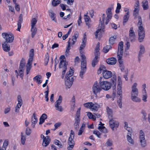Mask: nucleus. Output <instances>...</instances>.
Segmentation results:
<instances>
[{
	"label": "nucleus",
	"instance_id": "1",
	"mask_svg": "<svg viewBox=\"0 0 150 150\" xmlns=\"http://www.w3.org/2000/svg\"><path fill=\"white\" fill-rule=\"evenodd\" d=\"M82 61L81 64V70L79 73V76L81 79L83 78V75L86 70V56L84 54L81 56Z\"/></svg>",
	"mask_w": 150,
	"mask_h": 150
},
{
	"label": "nucleus",
	"instance_id": "2",
	"mask_svg": "<svg viewBox=\"0 0 150 150\" xmlns=\"http://www.w3.org/2000/svg\"><path fill=\"white\" fill-rule=\"evenodd\" d=\"M34 56V50L31 49L30 51L29 58L25 66L26 75L28 74L32 67V62Z\"/></svg>",
	"mask_w": 150,
	"mask_h": 150
},
{
	"label": "nucleus",
	"instance_id": "3",
	"mask_svg": "<svg viewBox=\"0 0 150 150\" xmlns=\"http://www.w3.org/2000/svg\"><path fill=\"white\" fill-rule=\"evenodd\" d=\"M100 43L98 42L95 49V57L93 59L91 62V64L93 67H94L98 62V59L100 55L99 52Z\"/></svg>",
	"mask_w": 150,
	"mask_h": 150
},
{
	"label": "nucleus",
	"instance_id": "4",
	"mask_svg": "<svg viewBox=\"0 0 150 150\" xmlns=\"http://www.w3.org/2000/svg\"><path fill=\"white\" fill-rule=\"evenodd\" d=\"M105 17V14H103L102 15V21H101L100 19V23L98 25V28H99L96 31L95 33V37L96 38H98V34L100 30H101L103 32L104 31V29L105 28L104 23Z\"/></svg>",
	"mask_w": 150,
	"mask_h": 150
},
{
	"label": "nucleus",
	"instance_id": "5",
	"mask_svg": "<svg viewBox=\"0 0 150 150\" xmlns=\"http://www.w3.org/2000/svg\"><path fill=\"white\" fill-rule=\"evenodd\" d=\"M138 32L139 41V42H142L143 41L145 36V30L143 26H139Z\"/></svg>",
	"mask_w": 150,
	"mask_h": 150
},
{
	"label": "nucleus",
	"instance_id": "6",
	"mask_svg": "<svg viewBox=\"0 0 150 150\" xmlns=\"http://www.w3.org/2000/svg\"><path fill=\"white\" fill-rule=\"evenodd\" d=\"M2 35L3 38L5 39V42H11L13 41L14 36L12 34L4 33H2Z\"/></svg>",
	"mask_w": 150,
	"mask_h": 150
},
{
	"label": "nucleus",
	"instance_id": "7",
	"mask_svg": "<svg viewBox=\"0 0 150 150\" xmlns=\"http://www.w3.org/2000/svg\"><path fill=\"white\" fill-rule=\"evenodd\" d=\"M62 97L59 96L58 99L55 103V107L56 110L60 112H62L63 111L62 107L60 105L62 102Z\"/></svg>",
	"mask_w": 150,
	"mask_h": 150
},
{
	"label": "nucleus",
	"instance_id": "8",
	"mask_svg": "<svg viewBox=\"0 0 150 150\" xmlns=\"http://www.w3.org/2000/svg\"><path fill=\"white\" fill-rule=\"evenodd\" d=\"M100 86L102 89L107 91L111 88V84L110 83L107 81H102L100 83Z\"/></svg>",
	"mask_w": 150,
	"mask_h": 150
},
{
	"label": "nucleus",
	"instance_id": "9",
	"mask_svg": "<svg viewBox=\"0 0 150 150\" xmlns=\"http://www.w3.org/2000/svg\"><path fill=\"white\" fill-rule=\"evenodd\" d=\"M109 124L110 127L112 130H114V127H118L119 125V123L118 122L116 121L112 118L110 119Z\"/></svg>",
	"mask_w": 150,
	"mask_h": 150
},
{
	"label": "nucleus",
	"instance_id": "10",
	"mask_svg": "<svg viewBox=\"0 0 150 150\" xmlns=\"http://www.w3.org/2000/svg\"><path fill=\"white\" fill-rule=\"evenodd\" d=\"M122 91H117V94L118 100L117 103L120 108L122 107Z\"/></svg>",
	"mask_w": 150,
	"mask_h": 150
},
{
	"label": "nucleus",
	"instance_id": "11",
	"mask_svg": "<svg viewBox=\"0 0 150 150\" xmlns=\"http://www.w3.org/2000/svg\"><path fill=\"white\" fill-rule=\"evenodd\" d=\"M137 84L136 83H134L132 87V91L131 96H138V90L136 88Z\"/></svg>",
	"mask_w": 150,
	"mask_h": 150
},
{
	"label": "nucleus",
	"instance_id": "12",
	"mask_svg": "<svg viewBox=\"0 0 150 150\" xmlns=\"http://www.w3.org/2000/svg\"><path fill=\"white\" fill-rule=\"evenodd\" d=\"M74 139V136H72V138H71V136H69L68 142L69 146L67 148V149L69 150L72 149L74 146V142L73 140Z\"/></svg>",
	"mask_w": 150,
	"mask_h": 150
},
{
	"label": "nucleus",
	"instance_id": "13",
	"mask_svg": "<svg viewBox=\"0 0 150 150\" xmlns=\"http://www.w3.org/2000/svg\"><path fill=\"white\" fill-rule=\"evenodd\" d=\"M140 51L139 52L138 56V61L139 62L141 61V58L142 56V55L144 53L145 48L144 46L142 45H140L139 46Z\"/></svg>",
	"mask_w": 150,
	"mask_h": 150
},
{
	"label": "nucleus",
	"instance_id": "14",
	"mask_svg": "<svg viewBox=\"0 0 150 150\" xmlns=\"http://www.w3.org/2000/svg\"><path fill=\"white\" fill-rule=\"evenodd\" d=\"M103 77L107 79L111 77L112 76V72L106 70H103Z\"/></svg>",
	"mask_w": 150,
	"mask_h": 150
},
{
	"label": "nucleus",
	"instance_id": "15",
	"mask_svg": "<svg viewBox=\"0 0 150 150\" xmlns=\"http://www.w3.org/2000/svg\"><path fill=\"white\" fill-rule=\"evenodd\" d=\"M86 35L85 34H84V35L82 39V41L81 43V44L79 48L80 52L81 54V50L83 49L86 46Z\"/></svg>",
	"mask_w": 150,
	"mask_h": 150
},
{
	"label": "nucleus",
	"instance_id": "16",
	"mask_svg": "<svg viewBox=\"0 0 150 150\" xmlns=\"http://www.w3.org/2000/svg\"><path fill=\"white\" fill-rule=\"evenodd\" d=\"M102 88L99 85L93 86L92 87V91L93 93L97 95L98 93H99L102 90Z\"/></svg>",
	"mask_w": 150,
	"mask_h": 150
},
{
	"label": "nucleus",
	"instance_id": "17",
	"mask_svg": "<svg viewBox=\"0 0 150 150\" xmlns=\"http://www.w3.org/2000/svg\"><path fill=\"white\" fill-rule=\"evenodd\" d=\"M116 59L115 57H110L106 60L107 63L109 64H115L116 62Z\"/></svg>",
	"mask_w": 150,
	"mask_h": 150
},
{
	"label": "nucleus",
	"instance_id": "18",
	"mask_svg": "<svg viewBox=\"0 0 150 150\" xmlns=\"http://www.w3.org/2000/svg\"><path fill=\"white\" fill-rule=\"evenodd\" d=\"M23 21V15L20 14L18 18V28L17 30L20 31V29L21 28V23Z\"/></svg>",
	"mask_w": 150,
	"mask_h": 150
},
{
	"label": "nucleus",
	"instance_id": "19",
	"mask_svg": "<svg viewBox=\"0 0 150 150\" xmlns=\"http://www.w3.org/2000/svg\"><path fill=\"white\" fill-rule=\"evenodd\" d=\"M50 142V139L49 137L47 136L43 139L42 145L45 147L48 145Z\"/></svg>",
	"mask_w": 150,
	"mask_h": 150
},
{
	"label": "nucleus",
	"instance_id": "20",
	"mask_svg": "<svg viewBox=\"0 0 150 150\" xmlns=\"http://www.w3.org/2000/svg\"><path fill=\"white\" fill-rule=\"evenodd\" d=\"M25 62V59L23 58H22L21 59L20 62L19 66V70L20 71H22L23 72L24 71V70H23V69L24 68Z\"/></svg>",
	"mask_w": 150,
	"mask_h": 150
},
{
	"label": "nucleus",
	"instance_id": "21",
	"mask_svg": "<svg viewBox=\"0 0 150 150\" xmlns=\"http://www.w3.org/2000/svg\"><path fill=\"white\" fill-rule=\"evenodd\" d=\"M8 43V42L5 41L2 44L3 49L4 51L6 52H8L10 50V46L7 44Z\"/></svg>",
	"mask_w": 150,
	"mask_h": 150
},
{
	"label": "nucleus",
	"instance_id": "22",
	"mask_svg": "<svg viewBox=\"0 0 150 150\" xmlns=\"http://www.w3.org/2000/svg\"><path fill=\"white\" fill-rule=\"evenodd\" d=\"M65 85L66 88H70L71 86L72 83L71 82L70 78H65Z\"/></svg>",
	"mask_w": 150,
	"mask_h": 150
},
{
	"label": "nucleus",
	"instance_id": "23",
	"mask_svg": "<svg viewBox=\"0 0 150 150\" xmlns=\"http://www.w3.org/2000/svg\"><path fill=\"white\" fill-rule=\"evenodd\" d=\"M140 142L142 146L143 147H145L146 145V141L145 139V135L139 136Z\"/></svg>",
	"mask_w": 150,
	"mask_h": 150
},
{
	"label": "nucleus",
	"instance_id": "24",
	"mask_svg": "<svg viewBox=\"0 0 150 150\" xmlns=\"http://www.w3.org/2000/svg\"><path fill=\"white\" fill-rule=\"evenodd\" d=\"M106 109L109 119H111L113 115V112L112 109L110 108L108 106L106 107Z\"/></svg>",
	"mask_w": 150,
	"mask_h": 150
},
{
	"label": "nucleus",
	"instance_id": "25",
	"mask_svg": "<svg viewBox=\"0 0 150 150\" xmlns=\"http://www.w3.org/2000/svg\"><path fill=\"white\" fill-rule=\"evenodd\" d=\"M47 116L45 113L42 114L40 118L39 124L40 125L42 124L45 122V120L47 119Z\"/></svg>",
	"mask_w": 150,
	"mask_h": 150
},
{
	"label": "nucleus",
	"instance_id": "26",
	"mask_svg": "<svg viewBox=\"0 0 150 150\" xmlns=\"http://www.w3.org/2000/svg\"><path fill=\"white\" fill-rule=\"evenodd\" d=\"M112 9V7H109L107 9L106 11L107 18H110V19H111L112 17L111 10Z\"/></svg>",
	"mask_w": 150,
	"mask_h": 150
},
{
	"label": "nucleus",
	"instance_id": "27",
	"mask_svg": "<svg viewBox=\"0 0 150 150\" xmlns=\"http://www.w3.org/2000/svg\"><path fill=\"white\" fill-rule=\"evenodd\" d=\"M142 6L143 9L146 10L148 9V1L147 0H144L142 2Z\"/></svg>",
	"mask_w": 150,
	"mask_h": 150
},
{
	"label": "nucleus",
	"instance_id": "28",
	"mask_svg": "<svg viewBox=\"0 0 150 150\" xmlns=\"http://www.w3.org/2000/svg\"><path fill=\"white\" fill-rule=\"evenodd\" d=\"M122 83L120 76L118 77V85L117 86V91H122Z\"/></svg>",
	"mask_w": 150,
	"mask_h": 150
},
{
	"label": "nucleus",
	"instance_id": "29",
	"mask_svg": "<svg viewBox=\"0 0 150 150\" xmlns=\"http://www.w3.org/2000/svg\"><path fill=\"white\" fill-rule=\"evenodd\" d=\"M42 76L40 75H38L33 78V80L34 81H37L38 83L39 84H40L42 82V81L40 80L41 79Z\"/></svg>",
	"mask_w": 150,
	"mask_h": 150
},
{
	"label": "nucleus",
	"instance_id": "30",
	"mask_svg": "<svg viewBox=\"0 0 150 150\" xmlns=\"http://www.w3.org/2000/svg\"><path fill=\"white\" fill-rule=\"evenodd\" d=\"M37 31V29L35 26L32 27H31V36L32 38H34L35 35L36 34Z\"/></svg>",
	"mask_w": 150,
	"mask_h": 150
},
{
	"label": "nucleus",
	"instance_id": "31",
	"mask_svg": "<svg viewBox=\"0 0 150 150\" xmlns=\"http://www.w3.org/2000/svg\"><path fill=\"white\" fill-rule=\"evenodd\" d=\"M129 18V15L128 13H126L123 17V25H124L125 23L127 22Z\"/></svg>",
	"mask_w": 150,
	"mask_h": 150
},
{
	"label": "nucleus",
	"instance_id": "32",
	"mask_svg": "<svg viewBox=\"0 0 150 150\" xmlns=\"http://www.w3.org/2000/svg\"><path fill=\"white\" fill-rule=\"evenodd\" d=\"M74 36H73L72 38V40L73 42L72 45H73L74 44L75 42L76 41V39L78 36V33L77 32H75L74 33Z\"/></svg>",
	"mask_w": 150,
	"mask_h": 150
},
{
	"label": "nucleus",
	"instance_id": "33",
	"mask_svg": "<svg viewBox=\"0 0 150 150\" xmlns=\"http://www.w3.org/2000/svg\"><path fill=\"white\" fill-rule=\"evenodd\" d=\"M91 106L90 107V108L95 111H97V108L99 107V106L97 104H94L92 102Z\"/></svg>",
	"mask_w": 150,
	"mask_h": 150
},
{
	"label": "nucleus",
	"instance_id": "34",
	"mask_svg": "<svg viewBox=\"0 0 150 150\" xmlns=\"http://www.w3.org/2000/svg\"><path fill=\"white\" fill-rule=\"evenodd\" d=\"M138 96H131V99L134 102H139L141 101V100L139 98L137 97Z\"/></svg>",
	"mask_w": 150,
	"mask_h": 150
},
{
	"label": "nucleus",
	"instance_id": "35",
	"mask_svg": "<svg viewBox=\"0 0 150 150\" xmlns=\"http://www.w3.org/2000/svg\"><path fill=\"white\" fill-rule=\"evenodd\" d=\"M132 134L131 133H128L127 135V141L131 144L134 143V141L131 138Z\"/></svg>",
	"mask_w": 150,
	"mask_h": 150
},
{
	"label": "nucleus",
	"instance_id": "36",
	"mask_svg": "<svg viewBox=\"0 0 150 150\" xmlns=\"http://www.w3.org/2000/svg\"><path fill=\"white\" fill-rule=\"evenodd\" d=\"M26 140V136L23 135L22 132L21 133V143L23 145L25 144Z\"/></svg>",
	"mask_w": 150,
	"mask_h": 150
},
{
	"label": "nucleus",
	"instance_id": "37",
	"mask_svg": "<svg viewBox=\"0 0 150 150\" xmlns=\"http://www.w3.org/2000/svg\"><path fill=\"white\" fill-rule=\"evenodd\" d=\"M87 14L86 15H84V19L86 25L89 26V22L90 21V18L89 16L87 15Z\"/></svg>",
	"mask_w": 150,
	"mask_h": 150
},
{
	"label": "nucleus",
	"instance_id": "38",
	"mask_svg": "<svg viewBox=\"0 0 150 150\" xmlns=\"http://www.w3.org/2000/svg\"><path fill=\"white\" fill-rule=\"evenodd\" d=\"M111 46L110 45H106L103 47V51L105 53H106L109 51L110 49L111 48Z\"/></svg>",
	"mask_w": 150,
	"mask_h": 150
},
{
	"label": "nucleus",
	"instance_id": "39",
	"mask_svg": "<svg viewBox=\"0 0 150 150\" xmlns=\"http://www.w3.org/2000/svg\"><path fill=\"white\" fill-rule=\"evenodd\" d=\"M71 42H68V44L66 50L65 52V54L66 56H67L68 55V53L69 52V50L70 49V45Z\"/></svg>",
	"mask_w": 150,
	"mask_h": 150
},
{
	"label": "nucleus",
	"instance_id": "40",
	"mask_svg": "<svg viewBox=\"0 0 150 150\" xmlns=\"http://www.w3.org/2000/svg\"><path fill=\"white\" fill-rule=\"evenodd\" d=\"M98 129L102 132L104 133H106L107 132V129L104 126H99L98 127Z\"/></svg>",
	"mask_w": 150,
	"mask_h": 150
},
{
	"label": "nucleus",
	"instance_id": "41",
	"mask_svg": "<svg viewBox=\"0 0 150 150\" xmlns=\"http://www.w3.org/2000/svg\"><path fill=\"white\" fill-rule=\"evenodd\" d=\"M112 83H113V86H112V88L113 90V94L115 95V85L116 84V80L115 79H114L112 81Z\"/></svg>",
	"mask_w": 150,
	"mask_h": 150
},
{
	"label": "nucleus",
	"instance_id": "42",
	"mask_svg": "<svg viewBox=\"0 0 150 150\" xmlns=\"http://www.w3.org/2000/svg\"><path fill=\"white\" fill-rule=\"evenodd\" d=\"M54 143L55 145H57L60 148H62V144L59 140H54Z\"/></svg>",
	"mask_w": 150,
	"mask_h": 150
},
{
	"label": "nucleus",
	"instance_id": "43",
	"mask_svg": "<svg viewBox=\"0 0 150 150\" xmlns=\"http://www.w3.org/2000/svg\"><path fill=\"white\" fill-rule=\"evenodd\" d=\"M37 118L35 117V114L34 113L32 118L31 122L32 123L35 124L37 122Z\"/></svg>",
	"mask_w": 150,
	"mask_h": 150
},
{
	"label": "nucleus",
	"instance_id": "44",
	"mask_svg": "<svg viewBox=\"0 0 150 150\" xmlns=\"http://www.w3.org/2000/svg\"><path fill=\"white\" fill-rule=\"evenodd\" d=\"M116 38V36H113L110 37L109 39V42L110 44H112Z\"/></svg>",
	"mask_w": 150,
	"mask_h": 150
},
{
	"label": "nucleus",
	"instance_id": "45",
	"mask_svg": "<svg viewBox=\"0 0 150 150\" xmlns=\"http://www.w3.org/2000/svg\"><path fill=\"white\" fill-rule=\"evenodd\" d=\"M37 21V19L35 18H33L31 21V27H33L35 26Z\"/></svg>",
	"mask_w": 150,
	"mask_h": 150
},
{
	"label": "nucleus",
	"instance_id": "46",
	"mask_svg": "<svg viewBox=\"0 0 150 150\" xmlns=\"http://www.w3.org/2000/svg\"><path fill=\"white\" fill-rule=\"evenodd\" d=\"M60 0H53L52 1V5L53 6H56L60 3Z\"/></svg>",
	"mask_w": 150,
	"mask_h": 150
},
{
	"label": "nucleus",
	"instance_id": "47",
	"mask_svg": "<svg viewBox=\"0 0 150 150\" xmlns=\"http://www.w3.org/2000/svg\"><path fill=\"white\" fill-rule=\"evenodd\" d=\"M81 108H79L78 109L76 112V114L75 118L80 119V113Z\"/></svg>",
	"mask_w": 150,
	"mask_h": 150
},
{
	"label": "nucleus",
	"instance_id": "48",
	"mask_svg": "<svg viewBox=\"0 0 150 150\" xmlns=\"http://www.w3.org/2000/svg\"><path fill=\"white\" fill-rule=\"evenodd\" d=\"M106 146H111L112 145V142L111 139H108L107 141L106 144Z\"/></svg>",
	"mask_w": 150,
	"mask_h": 150
},
{
	"label": "nucleus",
	"instance_id": "49",
	"mask_svg": "<svg viewBox=\"0 0 150 150\" xmlns=\"http://www.w3.org/2000/svg\"><path fill=\"white\" fill-rule=\"evenodd\" d=\"M49 59V55H48V53H47L45 55V65H46L47 63L48 62Z\"/></svg>",
	"mask_w": 150,
	"mask_h": 150
},
{
	"label": "nucleus",
	"instance_id": "50",
	"mask_svg": "<svg viewBox=\"0 0 150 150\" xmlns=\"http://www.w3.org/2000/svg\"><path fill=\"white\" fill-rule=\"evenodd\" d=\"M129 39L131 42H133L135 41V35H129Z\"/></svg>",
	"mask_w": 150,
	"mask_h": 150
},
{
	"label": "nucleus",
	"instance_id": "51",
	"mask_svg": "<svg viewBox=\"0 0 150 150\" xmlns=\"http://www.w3.org/2000/svg\"><path fill=\"white\" fill-rule=\"evenodd\" d=\"M134 8L133 15L135 17L138 14L139 10L138 8L134 7Z\"/></svg>",
	"mask_w": 150,
	"mask_h": 150
},
{
	"label": "nucleus",
	"instance_id": "52",
	"mask_svg": "<svg viewBox=\"0 0 150 150\" xmlns=\"http://www.w3.org/2000/svg\"><path fill=\"white\" fill-rule=\"evenodd\" d=\"M138 22L137 23L138 26H142V20L141 17L140 16H139L138 17Z\"/></svg>",
	"mask_w": 150,
	"mask_h": 150
},
{
	"label": "nucleus",
	"instance_id": "53",
	"mask_svg": "<svg viewBox=\"0 0 150 150\" xmlns=\"http://www.w3.org/2000/svg\"><path fill=\"white\" fill-rule=\"evenodd\" d=\"M49 15L50 16L51 18L53 21H55V14L53 12L51 11L49 12Z\"/></svg>",
	"mask_w": 150,
	"mask_h": 150
},
{
	"label": "nucleus",
	"instance_id": "54",
	"mask_svg": "<svg viewBox=\"0 0 150 150\" xmlns=\"http://www.w3.org/2000/svg\"><path fill=\"white\" fill-rule=\"evenodd\" d=\"M17 98L18 104L22 105V99L21 97V95H18V96Z\"/></svg>",
	"mask_w": 150,
	"mask_h": 150
},
{
	"label": "nucleus",
	"instance_id": "55",
	"mask_svg": "<svg viewBox=\"0 0 150 150\" xmlns=\"http://www.w3.org/2000/svg\"><path fill=\"white\" fill-rule=\"evenodd\" d=\"M73 74H71L70 71H68L66 75L65 78H70V77H71Z\"/></svg>",
	"mask_w": 150,
	"mask_h": 150
},
{
	"label": "nucleus",
	"instance_id": "56",
	"mask_svg": "<svg viewBox=\"0 0 150 150\" xmlns=\"http://www.w3.org/2000/svg\"><path fill=\"white\" fill-rule=\"evenodd\" d=\"M92 104V102H88L86 103H84L83 104L84 106L87 108H90Z\"/></svg>",
	"mask_w": 150,
	"mask_h": 150
},
{
	"label": "nucleus",
	"instance_id": "57",
	"mask_svg": "<svg viewBox=\"0 0 150 150\" xmlns=\"http://www.w3.org/2000/svg\"><path fill=\"white\" fill-rule=\"evenodd\" d=\"M126 43L125 44L127 46V49H128L130 46V44L129 42V38L126 37Z\"/></svg>",
	"mask_w": 150,
	"mask_h": 150
},
{
	"label": "nucleus",
	"instance_id": "58",
	"mask_svg": "<svg viewBox=\"0 0 150 150\" xmlns=\"http://www.w3.org/2000/svg\"><path fill=\"white\" fill-rule=\"evenodd\" d=\"M30 129L27 127L25 130V134L27 135H29L31 134Z\"/></svg>",
	"mask_w": 150,
	"mask_h": 150
},
{
	"label": "nucleus",
	"instance_id": "59",
	"mask_svg": "<svg viewBox=\"0 0 150 150\" xmlns=\"http://www.w3.org/2000/svg\"><path fill=\"white\" fill-rule=\"evenodd\" d=\"M80 121V119L75 118V122L74 124V125H79Z\"/></svg>",
	"mask_w": 150,
	"mask_h": 150
},
{
	"label": "nucleus",
	"instance_id": "60",
	"mask_svg": "<svg viewBox=\"0 0 150 150\" xmlns=\"http://www.w3.org/2000/svg\"><path fill=\"white\" fill-rule=\"evenodd\" d=\"M93 133L96 135L98 138H100V135H101V133L98 131H94Z\"/></svg>",
	"mask_w": 150,
	"mask_h": 150
},
{
	"label": "nucleus",
	"instance_id": "61",
	"mask_svg": "<svg viewBox=\"0 0 150 150\" xmlns=\"http://www.w3.org/2000/svg\"><path fill=\"white\" fill-rule=\"evenodd\" d=\"M65 62H66V61H64V59H61V60L60 61V63L59 64V68H62L63 67V65L62 63L63 62L64 63H65Z\"/></svg>",
	"mask_w": 150,
	"mask_h": 150
},
{
	"label": "nucleus",
	"instance_id": "62",
	"mask_svg": "<svg viewBox=\"0 0 150 150\" xmlns=\"http://www.w3.org/2000/svg\"><path fill=\"white\" fill-rule=\"evenodd\" d=\"M141 113L142 114L143 116H144L143 118L144 120H146V113L145 112L144 110H142L141 112Z\"/></svg>",
	"mask_w": 150,
	"mask_h": 150
},
{
	"label": "nucleus",
	"instance_id": "63",
	"mask_svg": "<svg viewBox=\"0 0 150 150\" xmlns=\"http://www.w3.org/2000/svg\"><path fill=\"white\" fill-rule=\"evenodd\" d=\"M60 6L63 11L66 9V7L67 6L66 5H64L62 4H60Z\"/></svg>",
	"mask_w": 150,
	"mask_h": 150
},
{
	"label": "nucleus",
	"instance_id": "64",
	"mask_svg": "<svg viewBox=\"0 0 150 150\" xmlns=\"http://www.w3.org/2000/svg\"><path fill=\"white\" fill-rule=\"evenodd\" d=\"M135 33L133 30V28L131 27L129 30V35H134Z\"/></svg>",
	"mask_w": 150,
	"mask_h": 150
}]
</instances>
